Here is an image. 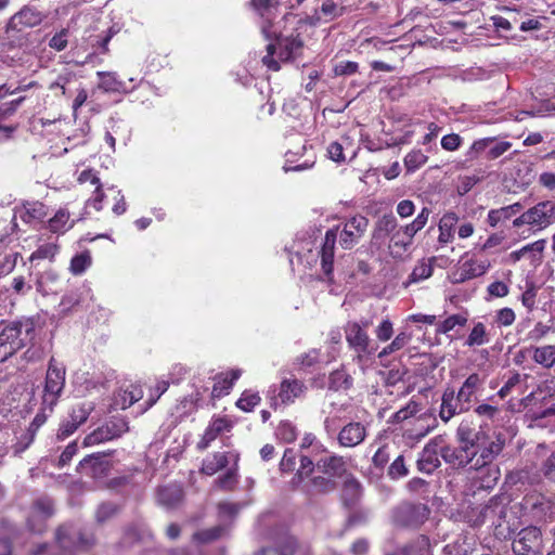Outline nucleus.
<instances>
[{
  "instance_id": "nucleus-47",
  "label": "nucleus",
  "mask_w": 555,
  "mask_h": 555,
  "mask_svg": "<svg viewBox=\"0 0 555 555\" xmlns=\"http://www.w3.org/2000/svg\"><path fill=\"white\" fill-rule=\"evenodd\" d=\"M59 251V246L55 243H46L40 245L30 256V261L49 259L52 260Z\"/></svg>"
},
{
  "instance_id": "nucleus-18",
  "label": "nucleus",
  "mask_w": 555,
  "mask_h": 555,
  "mask_svg": "<svg viewBox=\"0 0 555 555\" xmlns=\"http://www.w3.org/2000/svg\"><path fill=\"white\" fill-rule=\"evenodd\" d=\"M143 397L142 388L135 384L121 387L113 397L112 408L125 410Z\"/></svg>"
},
{
  "instance_id": "nucleus-10",
  "label": "nucleus",
  "mask_w": 555,
  "mask_h": 555,
  "mask_svg": "<svg viewBox=\"0 0 555 555\" xmlns=\"http://www.w3.org/2000/svg\"><path fill=\"white\" fill-rule=\"evenodd\" d=\"M542 548V534L537 527L521 529L513 541V552L515 555H540Z\"/></svg>"
},
{
  "instance_id": "nucleus-19",
  "label": "nucleus",
  "mask_w": 555,
  "mask_h": 555,
  "mask_svg": "<svg viewBox=\"0 0 555 555\" xmlns=\"http://www.w3.org/2000/svg\"><path fill=\"white\" fill-rule=\"evenodd\" d=\"M366 436L364 425L359 422H350L338 434V442L341 447L353 448L360 444Z\"/></svg>"
},
{
  "instance_id": "nucleus-50",
  "label": "nucleus",
  "mask_w": 555,
  "mask_h": 555,
  "mask_svg": "<svg viewBox=\"0 0 555 555\" xmlns=\"http://www.w3.org/2000/svg\"><path fill=\"white\" fill-rule=\"evenodd\" d=\"M104 427H107L112 439L120 437L124 433L128 431V423L124 418L112 420L104 424Z\"/></svg>"
},
{
  "instance_id": "nucleus-31",
  "label": "nucleus",
  "mask_w": 555,
  "mask_h": 555,
  "mask_svg": "<svg viewBox=\"0 0 555 555\" xmlns=\"http://www.w3.org/2000/svg\"><path fill=\"white\" fill-rule=\"evenodd\" d=\"M459 218L455 212H447L439 222L438 241L442 244L450 243L453 240V230Z\"/></svg>"
},
{
  "instance_id": "nucleus-16",
  "label": "nucleus",
  "mask_w": 555,
  "mask_h": 555,
  "mask_svg": "<svg viewBox=\"0 0 555 555\" xmlns=\"http://www.w3.org/2000/svg\"><path fill=\"white\" fill-rule=\"evenodd\" d=\"M470 467L476 470V475L473 477V480L477 489H492L496 485L501 475L499 467L493 465L492 462H489L483 466L470 465Z\"/></svg>"
},
{
  "instance_id": "nucleus-46",
  "label": "nucleus",
  "mask_w": 555,
  "mask_h": 555,
  "mask_svg": "<svg viewBox=\"0 0 555 555\" xmlns=\"http://www.w3.org/2000/svg\"><path fill=\"white\" fill-rule=\"evenodd\" d=\"M467 322V318L462 314H452L448 317L444 321L439 323L437 327V333L447 334L454 330L456 326H464Z\"/></svg>"
},
{
  "instance_id": "nucleus-64",
  "label": "nucleus",
  "mask_w": 555,
  "mask_h": 555,
  "mask_svg": "<svg viewBox=\"0 0 555 555\" xmlns=\"http://www.w3.org/2000/svg\"><path fill=\"white\" fill-rule=\"evenodd\" d=\"M542 469L546 478H548L552 481H555V450L545 460Z\"/></svg>"
},
{
  "instance_id": "nucleus-1",
  "label": "nucleus",
  "mask_w": 555,
  "mask_h": 555,
  "mask_svg": "<svg viewBox=\"0 0 555 555\" xmlns=\"http://www.w3.org/2000/svg\"><path fill=\"white\" fill-rule=\"evenodd\" d=\"M279 4V0H251L254 10L261 18L260 27L263 36L268 40L275 39V42L267 44V53L261 60L268 69L274 72L280 69L281 62L294 57L302 46L301 40L294 37L293 34H284L286 24L299 23L296 15H285L278 23H274Z\"/></svg>"
},
{
  "instance_id": "nucleus-30",
  "label": "nucleus",
  "mask_w": 555,
  "mask_h": 555,
  "mask_svg": "<svg viewBox=\"0 0 555 555\" xmlns=\"http://www.w3.org/2000/svg\"><path fill=\"white\" fill-rule=\"evenodd\" d=\"M490 341V334L487 325L482 322L474 323L464 345L467 347H477L487 345Z\"/></svg>"
},
{
  "instance_id": "nucleus-57",
  "label": "nucleus",
  "mask_w": 555,
  "mask_h": 555,
  "mask_svg": "<svg viewBox=\"0 0 555 555\" xmlns=\"http://www.w3.org/2000/svg\"><path fill=\"white\" fill-rule=\"evenodd\" d=\"M521 304L529 310L532 311L535 307L537 299V288L531 283L528 285L526 291L521 295Z\"/></svg>"
},
{
  "instance_id": "nucleus-22",
  "label": "nucleus",
  "mask_w": 555,
  "mask_h": 555,
  "mask_svg": "<svg viewBox=\"0 0 555 555\" xmlns=\"http://www.w3.org/2000/svg\"><path fill=\"white\" fill-rule=\"evenodd\" d=\"M232 427L231 422L227 417H214L206 428L202 440L198 442L201 450L206 449L211 441H214L219 435L229 431Z\"/></svg>"
},
{
  "instance_id": "nucleus-29",
  "label": "nucleus",
  "mask_w": 555,
  "mask_h": 555,
  "mask_svg": "<svg viewBox=\"0 0 555 555\" xmlns=\"http://www.w3.org/2000/svg\"><path fill=\"white\" fill-rule=\"evenodd\" d=\"M49 230L53 233H65L74 225L69 211L66 208H60L49 220Z\"/></svg>"
},
{
  "instance_id": "nucleus-23",
  "label": "nucleus",
  "mask_w": 555,
  "mask_h": 555,
  "mask_svg": "<svg viewBox=\"0 0 555 555\" xmlns=\"http://www.w3.org/2000/svg\"><path fill=\"white\" fill-rule=\"evenodd\" d=\"M317 469L332 478L341 477L346 473V462L341 456L330 455L320 459L317 463Z\"/></svg>"
},
{
  "instance_id": "nucleus-52",
  "label": "nucleus",
  "mask_w": 555,
  "mask_h": 555,
  "mask_svg": "<svg viewBox=\"0 0 555 555\" xmlns=\"http://www.w3.org/2000/svg\"><path fill=\"white\" fill-rule=\"evenodd\" d=\"M411 244L412 243L405 238V235L399 229L391 235L389 248L392 249V253H396V248L399 249L398 253H402L405 251Z\"/></svg>"
},
{
  "instance_id": "nucleus-49",
  "label": "nucleus",
  "mask_w": 555,
  "mask_h": 555,
  "mask_svg": "<svg viewBox=\"0 0 555 555\" xmlns=\"http://www.w3.org/2000/svg\"><path fill=\"white\" fill-rule=\"evenodd\" d=\"M516 315L512 308H502L498 310L494 314V322L499 326H511L515 322Z\"/></svg>"
},
{
  "instance_id": "nucleus-41",
  "label": "nucleus",
  "mask_w": 555,
  "mask_h": 555,
  "mask_svg": "<svg viewBox=\"0 0 555 555\" xmlns=\"http://www.w3.org/2000/svg\"><path fill=\"white\" fill-rule=\"evenodd\" d=\"M428 157L421 150H413L404 157V166L409 172H414L426 164Z\"/></svg>"
},
{
  "instance_id": "nucleus-59",
  "label": "nucleus",
  "mask_w": 555,
  "mask_h": 555,
  "mask_svg": "<svg viewBox=\"0 0 555 555\" xmlns=\"http://www.w3.org/2000/svg\"><path fill=\"white\" fill-rule=\"evenodd\" d=\"M95 186V190L92 196L88 199L87 205L93 207L96 211H100L103 208V201L105 198V193L102 190V184L99 183Z\"/></svg>"
},
{
  "instance_id": "nucleus-62",
  "label": "nucleus",
  "mask_w": 555,
  "mask_h": 555,
  "mask_svg": "<svg viewBox=\"0 0 555 555\" xmlns=\"http://www.w3.org/2000/svg\"><path fill=\"white\" fill-rule=\"evenodd\" d=\"M488 294L491 297L502 298L507 296L509 288L508 285L501 281H495L489 284L488 286Z\"/></svg>"
},
{
  "instance_id": "nucleus-32",
  "label": "nucleus",
  "mask_w": 555,
  "mask_h": 555,
  "mask_svg": "<svg viewBox=\"0 0 555 555\" xmlns=\"http://www.w3.org/2000/svg\"><path fill=\"white\" fill-rule=\"evenodd\" d=\"M350 142L348 138H340L338 141L332 142L327 147L328 156L336 163L346 160L345 152H350L351 157L356 156V151L350 150Z\"/></svg>"
},
{
  "instance_id": "nucleus-56",
  "label": "nucleus",
  "mask_w": 555,
  "mask_h": 555,
  "mask_svg": "<svg viewBox=\"0 0 555 555\" xmlns=\"http://www.w3.org/2000/svg\"><path fill=\"white\" fill-rule=\"evenodd\" d=\"M475 413L478 416L485 417L487 420H495L500 415L501 411L495 405L482 403L475 409Z\"/></svg>"
},
{
  "instance_id": "nucleus-48",
  "label": "nucleus",
  "mask_w": 555,
  "mask_h": 555,
  "mask_svg": "<svg viewBox=\"0 0 555 555\" xmlns=\"http://www.w3.org/2000/svg\"><path fill=\"white\" fill-rule=\"evenodd\" d=\"M397 228V220L392 215L383 216L376 223V235H389Z\"/></svg>"
},
{
  "instance_id": "nucleus-37",
  "label": "nucleus",
  "mask_w": 555,
  "mask_h": 555,
  "mask_svg": "<svg viewBox=\"0 0 555 555\" xmlns=\"http://www.w3.org/2000/svg\"><path fill=\"white\" fill-rule=\"evenodd\" d=\"M343 12V8H340L333 0H325L320 10L315 11V15L313 16L315 22H328L339 16Z\"/></svg>"
},
{
  "instance_id": "nucleus-4",
  "label": "nucleus",
  "mask_w": 555,
  "mask_h": 555,
  "mask_svg": "<svg viewBox=\"0 0 555 555\" xmlns=\"http://www.w3.org/2000/svg\"><path fill=\"white\" fill-rule=\"evenodd\" d=\"M482 384L483 379L480 375L473 373L464 380L456 393L454 390H446L439 413L441 420L448 422L454 415L467 412Z\"/></svg>"
},
{
  "instance_id": "nucleus-40",
  "label": "nucleus",
  "mask_w": 555,
  "mask_h": 555,
  "mask_svg": "<svg viewBox=\"0 0 555 555\" xmlns=\"http://www.w3.org/2000/svg\"><path fill=\"white\" fill-rule=\"evenodd\" d=\"M402 552L403 555H431L429 539L425 535H421Z\"/></svg>"
},
{
  "instance_id": "nucleus-26",
  "label": "nucleus",
  "mask_w": 555,
  "mask_h": 555,
  "mask_svg": "<svg viewBox=\"0 0 555 555\" xmlns=\"http://www.w3.org/2000/svg\"><path fill=\"white\" fill-rule=\"evenodd\" d=\"M521 209L522 205L520 203H514L499 209H491L488 212L487 221L490 227L495 228L501 222L516 216L518 212H520Z\"/></svg>"
},
{
  "instance_id": "nucleus-17",
  "label": "nucleus",
  "mask_w": 555,
  "mask_h": 555,
  "mask_svg": "<svg viewBox=\"0 0 555 555\" xmlns=\"http://www.w3.org/2000/svg\"><path fill=\"white\" fill-rule=\"evenodd\" d=\"M530 379L532 377L529 374L512 372L498 391V396L504 399L513 393L525 395L529 389Z\"/></svg>"
},
{
  "instance_id": "nucleus-55",
  "label": "nucleus",
  "mask_w": 555,
  "mask_h": 555,
  "mask_svg": "<svg viewBox=\"0 0 555 555\" xmlns=\"http://www.w3.org/2000/svg\"><path fill=\"white\" fill-rule=\"evenodd\" d=\"M79 426L80 425L76 424V422H74L69 417H67L66 420H64L61 423L60 428L56 434V438L59 440L66 439L67 437L73 435L79 428Z\"/></svg>"
},
{
  "instance_id": "nucleus-44",
  "label": "nucleus",
  "mask_w": 555,
  "mask_h": 555,
  "mask_svg": "<svg viewBox=\"0 0 555 555\" xmlns=\"http://www.w3.org/2000/svg\"><path fill=\"white\" fill-rule=\"evenodd\" d=\"M112 440V436L107 431V427L101 426L87 435L82 441L83 447H92L105 441Z\"/></svg>"
},
{
  "instance_id": "nucleus-38",
  "label": "nucleus",
  "mask_w": 555,
  "mask_h": 555,
  "mask_svg": "<svg viewBox=\"0 0 555 555\" xmlns=\"http://www.w3.org/2000/svg\"><path fill=\"white\" fill-rule=\"evenodd\" d=\"M93 409H94V404L92 402H89V401L79 402L70 409V411L68 413V417L72 421L76 422V424L81 426L88 420V417L91 414V412L93 411Z\"/></svg>"
},
{
  "instance_id": "nucleus-63",
  "label": "nucleus",
  "mask_w": 555,
  "mask_h": 555,
  "mask_svg": "<svg viewBox=\"0 0 555 555\" xmlns=\"http://www.w3.org/2000/svg\"><path fill=\"white\" fill-rule=\"evenodd\" d=\"M296 465V452L293 449H286L280 462L282 472H291Z\"/></svg>"
},
{
  "instance_id": "nucleus-45",
  "label": "nucleus",
  "mask_w": 555,
  "mask_h": 555,
  "mask_svg": "<svg viewBox=\"0 0 555 555\" xmlns=\"http://www.w3.org/2000/svg\"><path fill=\"white\" fill-rule=\"evenodd\" d=\"M260 402V396L258 392L246 390L242 393L236 402V406L244 412H250Z\"/></svg>"
},
{
  "instance_id": "nucleus-60",
  "label": "nucleus",
  "mask_w": 555,
  "mask_h": 555,
  "mask_svg": "<svg viewBox=\"0 0 555 555\" xmlns=\"http://www.w3.org/2000/svg\"><path fill=\"white\" fill-rule=\"evenodd\" d=\"M68 30L62 29L55 34L49 41V47L55 51H63L67 47Z\"/></svg>"
},
{
  "instance_id": "nucleus-35",
  "label": "nucleus",
  "mask_w": 555,
  "mask_h": 555,
  "mask_svg": "<svg viewBox=\"0 0 555 555\" xmlns=\"http://www.w3.org/2000/svg\"><path fill=\"white\" fill-rule=\"evenodd\" d=\"M228 456L229 455L224 452H217L211 456H208L203 462L202 472L209 476L216 474L219 469L228 465Z\"/></svg>"
},
{
  "instance_id": "nucleus-53",
  "label": "nucleus",
  "mask_w": 555,
  "mask_h": 555,
  "mask_svg": "<svg viewBox=\"0 0 555 555\" xmlns=\"http://www.w3.org/2000/svg\"><path fill=\"white\" fill-rule=\"evenodd\" d=\"M276 436L284 442H292L296 439L297 431L294 425L288 422H284L278 427Z\"/></svg>"
},
{
  "instance_id": "nucleus-28",
  "label": "nucleus",
  "mask_w": 555,
  "mask_h": 555,
  "mask_svg": "<svg viewBox=\"0 0 555 555\" xmlns=\"http://www.w3.org/2000/svg\"><path fill=\"white\" fill-rule=\"evenodd\" d=\"M435 262V257L420 260L413 268L412 273L409 276L408 284L420 283L429 279L433 275Z\"/></svg>"
},
{
  "instance_id": "nucleus-33",
  "label": "nucleus",
  "mask_w": 555,
  "mask_h": 555,
  "mask_svg": "<svg viewBox=\"0 0 555 555\" xmlns=\"http://www.w3.org/2000/svg\"><path fill=\"white\" fill-rule=\"evenodd\" d=\"M532 360L535 363H538L546 369L554 366L555 365V345H545V346L533 348Z\"/></svg>"
},
{
  "instance_id": "nucleus-39",
  "label": "nucleus",
  "mask_w": 555,
  "mask_h": 555,
  "mask_svg": "<svg viewBox=\"0 0 555 555\" xmlns=\"http://www.w3.org/2000/svg\"><path fill=\"white\" fill-rule=\"evenodd\" d=\"M335 489V482L330 476H315L310 481L311 493H326Z\"/></svg>"
},
{
  "instance_id": "nucleus-36",
  "label": "nucleus",
  "mask_w": 555,
  "mask_h": 555,
  "mask_svg": "<svg viewBox=\"0 0 555 555\" xmlns=\"http://www.w3.org/2000/svg\"><path fill=\"white\" fill-rule=\"evenodd\" d=\"M46 420H47V415L44 413H38L35 416L34 421L31 422V424L28 428L27 434L24 437L25 442H18L15 446V450H14L15 454H18V453L25 451L29 447V444L34 440L36 431L46 422Z\"/></svg>"
},
{
  "instance_id": "nucleus-51",
  "label": "nucleus",
  "mask_w": 555,
  "mask_h": 555,
  "mask_svg": "<svg viewBox=\"0 0 555 555\" xmlns=\"http://www.w3.org/2000/svg\"><path fill=\"white\" fill-rule=\"evenodd\" d=\"M418 412L420 404L415 401H410L404 408L395 413L393 418L396 422H403L415 416Z\"/></svg>"
},
{
  "instance_id": "nucleus-5",
  "label": "nucleus",
  "mask_w": 555,
  "mask_h": 555,
  "mask_svg": "<svg viewBox=\"0 0 555 555\" xmlns=\"http://www.w3.org/2000/svg\"><path fill=\"white\" fill-rule=\"evenodd\" d=\"M34 337V324L29 320L12 322L0 332V362H4Z\"/></svg>"
},
{
  "instance_id": "nucleus-24",
  "label": "nucleus",
  "mask_w": 555,
  "mask_h": 555,
  "mask_svg": "<svg viewBox=\"0 0 555 555\" xmlns=\"http://www.w3.org/2000/svg\"><path fill=\"white\" fill-rule=\"evenodd\" d=\"M529 427L555 433V406H550L528 416Z\"/></svg>"
},
{
  "instance_id": "nucleus-7",
  "label": "nucleus",
  "mask_w": 555,
  "mask_h": 555,
  "mask_svg": "<svg viewBox=\"0 0 555 555\" xmlns=\"http://www.w3.org/2000/svg\"><path fill=\"white\" fill-rule=\"evenodd\" d=\"M555 220V203L545 201L528 209L513 220V227L530 225L539 229L546 228Z\"/></svg>"
},
{
  "instance_id": "nucleus-43",
  "label": "nucleus",
  "mask_w": 555,
  "mask_h": 555,
  "mask_svg": "<svg viewBox=\"0 0 555 555\" xmlns=\"http://www.w3.org/2000/svg\"><path fill=\"white\" fill-rule=\"evenodd\" d=\"M351 377L345 370L334 371L330 375V388L334 390L347 389L351 386Z\"/></svg>"
},
{
  "instance_id": "nucleus-13",
  "label": "nucleus",
  "mask_w": 555,
  "mask_h": 555,
  "mask_svg": "<svg viewBox=\"0 0 555 555\" xmlns=\"http://www.w3.org/2000/svg\"><path fill=\"white\" fill-rule=\"evenodd\" d=\"M98 89L104 93L112 94H127L132 92L137 86L133 85L129 87V85L121 80L117 73L115 72H96Z\"/></svg>"
},
{
  "instance_id": "nucleus-12",
  "label": "nucleus",
  "mask_w": 555,
  "mask_h": 555,
  "mask_svg": "<svg viewBox=\"0 0 555 555\" xmlns=\"http://www.w3.org/2000/svg\"><path fill=\"white\" fill-rule=\"evenodd\" d=\"M524 507L537 519H546L555 514V502L541 493H532L524 499Z\"/></svg>"
},
{
  "instance_id": "nucleus-14",
  "label": "nucleus",
  "mask_w": 555,
  "mask_h": 555,
  "mask_svg": "<svg viewBox=\"0 0 555 555\" xmlns=\"http://www.w3.org/2000/svg\"><path fill=\"white\" fill-rule=\"evenodd\" d=\"M111 468V460L108 454H91L86 456L79 463V469L82 474L91 478L104 477Z\"/></svg>"
},
{
  "instance_id": "nucleus-42",
  "label": "nucleus",
  "mask_w": 555,
  "mask_h": 555,
  "mask_svg": "<svg viewBox=\"0 0 555 555\" xmlns=\"http://www.w3.org/2000/svg\"><path fill=\"white\" fill-rule=\"evenodd\" d=\"M92 259L88 251L80 253L73 257L69 270L75 275L82 274L90 266Z\"/></svg>"
},
{
  "instance_id": "nucleus-8",
  "label": "nucleus",
  "mask_w": 555,
  "mask_h": 555,
  "mask_svg": "<svg viewBox=\"0 0 555 555\" xmlns=\"http://www.w3.org/2000/svg\"><path fill=\"white\" fill-rule=\"evenodd\" d=\"M370 325L369 321L363 322V325L351 322L346 326V340L349 346L357 352V361L363 364L366 358L372 354L370 349V337L365 332V327Z\"/></svg>"
},
{
  "instance_id": "nucleus-6",
  "label": "nucleus",
  "mask_w": 555,
  "mask_h": 555,
  "mask_svg": "<svg viewBox=\"0 0 555 555\" xmlns=\"http://www.w3.org/2000/svg\"><path fill=\"white\" fill-rule=\"evenodd\" d=\"M65 366L57 362L54 358H51L47 370L42 395L43 412L48 410L51 413L53 411L63 392L65 386Z\"/></svg>"
},
{
  "instance_id": "nucleus-34",
  "label": "nucleus",
  "mask_w": 555,
  "mask_h": 555,
  "mask_svg": "<svg viewBox=\"0 0 555 555\" xmlns=\"http://www.w3.org/2000/svg\"><path fill=\"white\" fill-rule=\"evenodd\" d=\"M428 217L429 209L424 207L411 223L400 228V230L403 232L408 241L413 243L414 235L426 225Z\"/></svg>"
},
{
  "instance_id": "nucleus-15",
  "label": "nucleus",
  "mask_w": 555,
  "mask_h": 555,
  "mask_svg": "<svg viewBox=\"0 0 555 555\" xmlns=\"http://www.w3.org/2000/svg\"><path fill=\"white\" fill-rule=\"evenodd\" d=\"M440 442L442 439L435 438L425 446L417 460V467L421 472L430 474L440 465Z\"/></svg>"
},
{
  "instance_id": "nucleus-54",
  "label": "nucleus",
  "mask_w": 555,
  "mask_h": 555,
  "mask_svg": "<svg viewBox=\"0 0 555 555\" xmlns=\"http://www.w3.org/2000/svg\"><path fill=\"white\" fill-rule=\"evenodd\" d=\"M376 337L379 341H387L393 334V324L389 319L383 320L375 330Z\"/></svg>"
},
{
  "instance_id": "nucleus-2",
  "label": "nucleus",
  "mask_w": 555,
  "mask_h": 555,
  "mask_svg": "<svg viewBox=\"0 0 555 555\" xmlns=\"http://www.w3.org/2000/svg\"><path fill=\"white\" fill-rule=\"evenodd\" d=\"M460 447L444 446L440 442L441 457L453 466H483L502 452L505 437L502 434H487L482 426L478 431L470 427L468 421H463L457 428Z\"/></svg>"
},
{
  "instance_id": "nucleus-9",
  "label": "nucleus",
  "mask_w": 555,
  "mask_h": 555,
  "mask_svg": "<svg viewBox=\"0 0 555 555\" xmlns=\"http://www.w3.org/2000/svg\"><path fill=\"white\" fill-rule=\"evenodd\" d=\"M306 385L297 378H284L280 386L271 388V406L276 409L280 405H287L304 396Z\"/></svg>"
},
{
  "instance_id": "nucleus-61",
  "label": "nucleus",
  "mask_w": 555,
  "mask_h": 555,
  "mask_svg": "<svg viewBox=\"0 0 555 555\" xmlns=\"http://www.w3.org/2000/svg\"><path fill=\"white\" fill-rule=\"evenodd\" d=\"M388 474L392 478H400L408 474L403 456H398L390 465Z\"/></svg>"
},
{
  "instance_id": "nucleus-21",
  "label": "nucleus",
  "mask_w": 555,
  "mask_h": 555,
  "mask_svg": "<svg viewBox=\"0 0 555 555\" xmlns=\"http://www.w3.org/2000/svg\"><path fill=\"white\" fill-rule=\"evenodd\" d=\"M242 375V371L238 369H233L231 371L220 373L215 377V383L211 390V396L214 398H221L230 392L234 383Z\"/></svg>"
},
{
  "instance_id": "nucleus-20",
  "label": "nucleus",
  "mask_w": 555,
  "mask_h": 555,
  "mask_svg": "<svg viewBox=\"0 0 555 555\" xmlns=\"http://www.w3.org/2000/svg\"><path fill=\"white\" fill-rule=\"evenodd\" d=\"M53 513V505L49 499L38 500L33 508L31 515L28 519V526L34 532H41L43 529V520Z\"/></svg>"
},
{
  "instance_id": "nucleus-3",
  "label": "nucleus",
  "mask_w": 555,
  "mask_h": 555,
  "mask_svg": "<svg viewBox=\"0 0 555 555\" xmlns=\"http://www.w3.org/2000/svg\"><path fill=\"white\" fill-rule=\"evenodd\" d=\"M367 227V218L362 215H354L344 223L339 232L338 227L326 231L321 248V267L327 278H330L333 272L334 249L337 237L344 249H351L359 243L366 232Z\"/></svg>"
},
{
  "instance_id": "nucleus-58",
  "label": "nucleus",
  "mask_w": 555,
  "mask_h": 555,
  "mask_svg": "<svg viewBox=\"0 0 555 555\" xmlns=\"http://www.w3.org/2000/svg\"><path fill=\"white\" fill-rule=\"evenodd\" d=\"M240 508H241V505H238V504H234V503H230V502H222L218 506L219 517L222 520L231 519L238 513Z\"/></svg>"
},
{
  "instance_id": "nucleus-11",
  "label": "nucleus",
  "mask_w": 555,
  "mask_h": 555,
  "mask_svg": "<svg viewBox=\"0 0 555 555\" xmlns=\"http://www.w3.org/2000/svg\"><path fill=\"white\" fill-rule=\"evenodd\" d=\"M43 18L42 12L33 7L25 5L11 16L7 24V33H22L40 25Z\"/></svg>"
},
{
  "instance_id": "nucleus-25",
  "label": "nucleus",
  "mask_w": 555,
  "mask_h": 555,
  "mask_svg": "<svg viewBox=\"0 0 555 555\" xmlns=\"http://www.w3.org/2000/svg\"><path fill=\"white\" fill-rule=\"evenodd\" d=\"M490 268L488 260L470 259L465 261L460 269V278L457 281L463 282L483 275Z\"/></svg>"
},
{
  "instance_id": "nucleus-27",
  "label": "nucleus",
  "mask_w": 555,
  "mask_h": 555,
  "mask_svg": "<svg viewBox=\"0 0 555 555\" xmlns=\"http://www.w3.org/2000/svg\"><path fill=\"white\" fill-rule=\"evenodd\" d=\"M182 499V489L179 485L160 487L157 491V502L166 507H172Z\"/></svg>"
}]
</instances>
